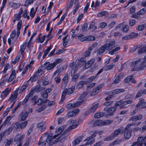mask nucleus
Listing matches in <instances>:
<instances>
[{"label": "nucleus", "mask_w": 146, "mask_h": 146, "mask_svg": "<svg viewBox=\"0 0 146 146\" xmlns=\"http://www.w3.org/2000/svg\"><path fill=\"white\" fill-rule=\"evenodd\" d=\"M63 126L57 129L56 130V133L57 134L54 136L52 133L49 134L46 139V142L49 143V146H52L60 141L62 139V135L58 138H56L59 135L63 130Z\"/></svg>", "instance_id": "1"}, {"label": "nucleus", "mask_w": 146, "mask_h": 146, "mask_svg": "<svg viewBox=\"0 0 146 146\" xmlns=\"http://www.w3.org/2000/svg\"><path fill=\"white\" fill-rule=\"evenodd\" d=\"M87 95L86 92H84L83 94H81L78 98L79 101L76 102L74 104L69 103L66 105V108L69 109L76 107L82 104L84 102V99Z\"/></svg>", "instance_id": "2"}, {"label": "nucleus", "mask_w": 146, "mask_h": 146, "mask_svg": "<svg viewBox=\"0 0 146 146\" xmlns=\"http://www.w3.org/2000/svg\"><path fill=\"white\" fill-rule=\"evenodd\" d=\"M113 121L112 120H107L104 121L100 119H97L95 121L93 126L96 127L107 125L112 123Z\"/></svg>", "instance_id": "3"}, {"label": "nucleus", "mask_w": 146, "mask_h": 146, "mask_svg": "<svg viewBox=\"0 0 146 146\" xmlns=\"http://www.w3.org/2000/svg\"><path fill=\"white\" fill-rule=\"evenodd\" d=\"M77 38L78 39H80L82 42L93 41L95 39V37L94 36L92 35L84 36V35L82 34H79L77 36Z\"/></svg>", "instance_id": "4"}, {"label": "nucleus", "mask_w": 146, "mask_h": 146, "mask_svg": "<svg viewBox=\"0 0 146 146\" xmlns=\"http://www.w3.org/2000/svg\"><path fill=\"white\" fill-rule=\"evenodd\" d=\"M93 134H92L90 136L87 137L84 140V141H87L85 144L79 146H87L92 144L95 141L94 138L96 136V131H94Z\"/></svg>", "instance_id": "5"}, {"label": "nucleus", "mask_w": 146, "mask_h": 146, "mask_svg": "<svg viewBox=\"0 0 146 146\" xmlns=\"http://www.w3.org/2000/svg\"><path fill=\"white\" fill-rule=\"evenodd\" d=\"M132 124H129L127 125L125 128L124 131V138L126 139H129L131 137L132 130L130 127L132 126Z\"/></svg>", "instance_id": "6"}, {"label": "nucleus", "mask_w": 146, "mask_h": 146, "mask_svg": "<svg viewBox=\"0 0 146 146\" xmlns=\"http://www.w3.org/2000/svg\"><path fill=\"white\" fill-rule=\"evenodd\" d=\"M24 135H21V134H18L15 136L14 139V142L16 144H18L17 146H22L23 144L22 141L24 139Z\"/></svg>", "instance_id": "7"}, {"label": "nucleus", "mask_w": 146, "mask_h": 146, "mask_svg": "<svg viewBox=\"0 0 146 146\" xmlns=\"http://www.w3.org/2000/svg\"><path fill=\"white\" fill-rule=\"evenodd\" d=\"M56 66L54 63H50L49 62H46L43 64L41 65V67L43 69L46 68L47 70H49L53 69Z\"/></svg>", "instance_id": "8"}, {"label": "nucleus", "mask_w": 146, "mask_h": 146, "mask_svg": "<svg viewBox=\"0 0 146 146\" xmlns=\"http://www.w3.org/2000/svg\"><path fill=\"white\" fill-rule=\"evenodd\" d=\"M115 42L114 40H111L109 41L108 43L105 44V46L106 48V50L110 51L115 47Z\"/></svg>", "instance_id": "9"}, {"label": "nucleus", "mask_w": 146, "mask_h": 146, "mask_svg": "<svg viewBox=\"0 0 146 146\" xmlns=\"http://www.w3.org/2000/svg\"><path fill=\"white\" fill-rule=\"evenodd\" d=\"M116 108L114 106L112 107L109 108L106 107L104 109V110L109 113L108 115L109 116L113 115L114 114V112L116 110Z\"/></svg>", "instance_id": "10"}, {"label": "nucleus", "mask_w": 146, "mask_h": 146, "mask_svg": "<svg viewBox=\"0 0 146 146\" xmlns=\"http://www.w3.org/2000/svg\"><path fill=\"white\" fill-rule=\"evenodd\" d=\"M93 106L92 108L89 109L88 111H86L84 114L85 115H87L89 112L94 113L96 110L97 108L100 105L99 103L95 104L94 103L93 104Z\"/></svg>", "instance_id": "11"}, {"label": "nucleus", "mask_w": 146, "mask_h": 146, "mask_svg": "<svg viewBox=\"0 0 146 146\" xmlns=\"http://www.w3.org/2000/svg\"><path fill=\"white\" fill-rule=\"evenodd\" d=\"M140 107L142 109L146 108V102L144 101L143 99H141L139 103L136 105V108H138Z\"/></svg>", "instance_id": "12"}, {"label": "nucleus", "mask_w": 146, "mask_h": 146, "mask_svg": "<svg viewBox=\"0 0 146 146\" xmlns=\"http://www.w3.org/2000/svg\"><path fill=\"white\" fill-rule=\"evenodd\" d=\"M124 132V129L122 127H120L118 129L115 130L113 133H112L115 137L119 134H122Z\"/></svg>", "instance_id": "13"}, {"label": "nucleus", "mask_w": 146, "mask_h": 146, "mask_svg": "<svg viewBox=\"0 0 146 146\" xmlns=\"http://www.w3.org/2000/svg\"><path fill=\"white\" fill-rule=\"evenodd\" d=\"M68 82V75L67 74L63 78L61 82V86L64 88L66 87Z\"/></svg>", "instance_id": "14"}, {"label": "nucleus", "mask_w": 146, "mask_h": 146, "mask_svg": "<svg viewBox=\"0 0 146 146\" xmlns=\"http://www.w3.org/2000/svg\"><path fill=\"white\" fill-rule=\"evenodd\" d=\"M19 90V88H17L14 91V94H11L10 97V101H14L16 100L18 95V92Z\"/></svg>", "instance_id": "15"}, {"label": "nucleus", "mask_w": 146, "mask_h": 146, "mask_svg": "<svg viewBox=\"0 0 146 146\" xmlns=\"http://www.w3.org/2000/svg\"><path fill=\"white\" fill-rule=\"evenodd\" d=\"M124 76V74L122 73H120L118 74L115 80L113 81L112 84H114L117 83L119 81L120 78H123Z\"/></svg>", "instance_id": "16"}, {"label": "nucleus", "mask_w": 146, "mask_h": 146, "mask_svg": "<svg viewBox=\"0 0 146 146\" xmlns=\"http://www.w3.org/2000/svg\"><path fill=\"white\" fill-rule=\"evenodd\" d=\"M94 47V45L93 44L91 46L89 47L88 50H86L84 53V56L85 57H87L90 56L91 54L90 51L93 50Z\"/></svg>", "instance_id": "17"}, {"label": "nucleus", "mask_w": 146, "mask_h": 146, "mask_svg": "<svg viewBox=\"0 0 146 146\" xmlns=\"http://www.w3.org/2000/svg\"><path fill=\"white\" fill-rule=\"evenodd\" d=\"M141 66H140L137 67V66H135L132 68L131 69V71H141L143 70L146 67V64L144 65L141 64Z\"/></svg>", "instance_id": "18"}, {"label": "nucleus", "mask_w": 146, "mask_h": 146, "mask_svg": "<svg viewBox=\"0 0 146 146\" xmlns=\"http://www.w3.org/2000/svg\"><path fill=\"white\" fill-rule=\"evenodd\" d=\"M70 68H72V72L74 74L77 70L78 68V65L77 64H74V63L72 62L70 64Z\"/></svg>", "instance_id": "19"}, {"label": "nucleus", "mask_w": 146, "mask_h": 146, "mask_svg": "<svg viewBox=\"0 0 146 146\" xmlns=\"http://www.w3.org/2000/svg\"><path fill=\"white\" fill-rule=\"evenodd\" d=\"M106 50V48L104 44V45L101 46L97 50V54L98 55H101Z\"/></svg>", "instance_id": "20"}, {"label": "nucleus", "mask_w": 146, "mask_h": 146, "mask_svg": "<svg viewBox=\"0 0 146 146\" xmlns=\"http://www.w3.org/2000/svg\"><path fill=\"white\" fill-rule=\"evenodd\" d=\"M75 86L73 85L68 88H66L64 89L67 92L68 95H70L72 94L74 92L75 90Z\"/></svg>", "instance_id": "21"}, {"label": "nucleus", "mask_w": 146, "mask_h": 146, "mask_svg": "<svg viewBox=\"0 0 146 146\" xmlns=\"http://www.w3.org/2000/svg\"><path fill=\"white\" fill-rule=\"evenodd\" d=\"M125 91V90L123 89L117 88L111 91V93L112 94L114 95L121 93Z\"/></svg>", "instance_id": "22"}, {"label": "nucleus", "mask_w": 146, "mask_h": 146, "mask_svg": "<svg viewBox=\"0 0 146 146\" xmlns=\"http://www.w3.org/2000/svg\"><path fill=\"white\" fill-rule=\"evenodd\" d=\"M95 60L94 58H92L90 61H88L84 67V68L85 69L90 67L92 66Z\"/></svg>", "instance_id": "23"}, {"label": "nucleus", "mask_w": 146, "mask_h": 146, "mask_svg": "<svg viewBox=\"0 0 146 146\" xmlns=\"http://www.w3.org/2000/svg\"><path fill=\"white\" fill-rule=\"evenodd\" d=\"M143 117V116L141 114H139L131 117L130 120L133 121H135L141 119Z\"/></svg>", "instance_id": "24"}, {"label": "nucleus", "mask_w": 146, "mask_h": 146, "mask_svg": "<svg viewBox=\"0 0 146 146\" xmlns=\"http://www.w3.org/2000/svg\"><path fill=\"white\" fill-rule=\"evenodd\" d=\"M83 136H79L77 138L75 139L72 142V144L73 146H76L78 144L82 141L83 139Z\"/></svg>", "instance_id": "25"}, {"label": "nucleus", "mask_w": 146, "mask_h": 146, "mask_svg": "<svg viewBox=\"0 0 146 146\" xmlns=\"http://www.w3.org/2000/svg\"><path fill=\"white\" fill-rule=\"evenodd\" d=\"M66 95H68V93L64 89L62 94L61 100L60 102V104H61L62 103V101L64 100Z\"/></svg>", "instance_id": "26"}, {"label": "nucleus", "mask_w": 146, "mask_h": 146, "mask_svg": "<svg viewBox=\"0 0 146 146\" xmlns=\"http://www.w3.org/2000/svg\"><path fill=\"white\" fill-rule=\"evenodd\" d=\"M46 143H48L46 142V141H44V139L43 138L40 137L38 142V144L40 146H45ZM49 143H48V145H49ZM49 146H50L49 145Z\"/></svg>", "instance_id": "27"}, {"label": "nucleus", "mask_w": 146, "mask_h": 146, "mask_svg": "<svg viewBox=\"0 0 146 146\" xmlns=\"http://www.w3.org/2000/svg\"><path fill=\"white\" fill-rule=\"evenodd\" d=\"M25 44H27V42H25L23 44L21 45L20 46V48L19 50V52H20L21 54L23 56V52L26 48V45Z\"/></svg>", "instance_id": "28"}, {"label": "nucleus", "mask_w": 146, "mask_h": 146, "mask_svg": "<svg viewBox=\"0 0 146 146\" xmlns=\"http://www.w3.org/2000/svg\"><path fill=\"white\" fill-rule=\"evenodd\" d=\"M121 49L120 46L116 47L115 48L112 49L110 50L108 52V54L111 55H113L117 51Z\"/></svg>", "instance_id": "29"}, {"label": "nucleus", "mask_w": 146, "mask_h": 146, "mask_svg": "<svg viewBox=\"0 0 146 146\" xmlns=\"http://www.w3.org/2000/svg\"><path fill=\"white\" fill-rule=\"evenodd\" d=\"M28 115V113L27 112H26L24 113L23 112H22L20 115L21 121H24L25 120Z\"/></svg>", "instance_id": "30"}, {"label": "nucleus", "mask_w": 146, "mask_h": 146, "mask_svg": "<svg viewBox=\"0 0 146 146\" xmlns=\"http://www.w3.org/2000/svg\"><path fill=\"white\" fill-rule=\"evenodd\" d=\"M87 82L85 81H80L77 84L76 87L77 89H79L82 88L84 84H86Z\"/></svg>", "instance_id": "31"}, {"label": "nucleus", "mask_w": 146, "mask_h": 146, "mask_svg": "<svg viewBox=\"0 0 146 146\" xmlns=\"http://www.w3.org/2000/svg\"><path fill=\"white\" fill-rule=\"evenodd\" d=\"M42 68L41 66L38 68L37 70L35 73L38 77L41 76L42 74V72L44 70L43 68L42 69Z\"/></svg>", "instance_id": "32"}, {"label": "nucleus", "mask_w": 146, "mask_h": 146, "mask_svg": "<svg viewBox=\"0 0 146 146\" xmlns=\"http://www.w3.org/2000/svg\"><path fill=\"white\" fill-rule=\"evenodd\" d=\"M143 137H139L137 140V141L138 143V145L139 146H142L143 145V142L144 140Z\"/></svg>", "instance_id": "33"}, {"label": "nucleus", "mask_w": 146, "mask_h": 146, "mask_svg": "<svg viewBox=\"0 0 146 146\" xmlns=\"http://www.w3.org/2000/svg\"><path fill=\"white\" fill-rule=\"evenodd\" d=\"M133 75L132 74L130 76L127 77L124 80V82L125 83H127L130 82L133 79Z\"/></svg>", "instance_id": "34"}, {"label": "nucleus", "mask_w": 146, "mask_h": 146, "mask_svg": "<svg viewBox=\"0 0 146 146\" xmlns=\"http://www.w3.org/2000/svg\"><path fill=\"white\" fill-rule=\"evenodd\" d=\"M37 9L38 8L36 7V11H35L34 9L33 8H32L31 9L29 13V15L31 17L32 19H33L36 13V11Z\"/></svg>", "instance_id": "35"}, {"label": "nucleus", "mask_w": 146, "mask_h": 146, "mask_svg": "<svg viewBox=\"0 0 146 146\" xmlns=\"http://www.w3.org/2000/svg\"><path fill=\"white\" fill-rule=\"evenodd\" d=\"M9 92V88H7L2 92L1 95V97L3 98V97H7Z\"/></svg>", "instance_id": "36"}, {"label": "nucleus", "mask_w": 146, "mask_h": 146, "mask_svg": "<svg viewBox=\"0 0 146 146\" xmlns=\"http://www.w3.org/2000/svg\"><path fill=\"white\" fill-rule=\"evenodd\" d=\"M104 113L102 112H98L96 113L94 115V117L95 118H100L104 115Z\"/></svg>", "instance_id": "37"}, {"label": "nucleus", "mask_w": 146, "mask_h": 146, "mask_svg": "<svg viewBox=\"0 0 146 146\" xmlns=\"http://www.w3.org/2000/svg\"><path fill=\"white\" fill-rule=\"evenodd\" d=\"M114 138V136L111 133L109 136L106 137L105 138H104V141H108L111 140L113 139Z\"/></svg>", "instance_id": "38"}, {"label": "nucleus", "mask_w": 146, "mask_h": 146, "mask_svg": "<svg viewBox=\"0 0 146 146\" xmlns=\"http://www.w3.org/2000/svg\"><path fill=\"white\" fill-rule=\"evenodd\" d=\"M16 76L15 70H13L10 75V82L12 81L14 78Z\"/></svg>", "instance_id": "39"}, {"label": "nucleus", "mask_w": 146, "mask_h": 146, "mask_svg": "<svg viewBox=\"0 0 146 146\" xmlns=\"http://www.w3.org/2000/svg\"><path fill=\"white\" fill-rule=\"evenodd\" d=\"M138 53L140 54L146 53V46H143L139 49L138 51Z\"/></svg>", "instance_id": "40"}, {"label": "nucleus", "mask_w": 146, "mask_h": 146, "mask_svg": "<svg viewBox=\"0 0 146 146\" xmlns=\"http://www.w3.org/2000/svg\"><path fill=\"white\" fill-rule=\"evenodd\" d=\"M43 88V87L40 86V85H37L34 89L35 92H39L42 91Z\"/></svg>", "instance_id": "41"}, {"label": "nucleus", "mask_w": 146, "mask_h": 146, "mask_svg": "<svg viewBox=\"0 0 146 146\" xmlns=\"http://www.w3.org/2000/svg\"><path fill=\"white\" fill-rule=\"evenodd\" d=\"M141 60L140 59H139L131 62L130 64V66L131 67L136 66L135 65L140 61Z\"/></svg>", "instance_id": "42"}, {"label": "nucleus", "mask_w": 146, "mask_h": 146, "mask_svg": "<svg viewBox=\"0 0 146 146\" xmlns=\"http://www.w3.org/2000/svg\"><path fill=\"white\" fill-rule=\"evenodd\" d=\"M146 11V8H143L137 12L138 14L139 15H144Z\"/></svg>", "instance_id": "43"}, {"label": "nucleus", "mask_w": 146, "mask_h": 146, "mask_svg": "<svg viewBox=\"0 0 146 146\" xmlns=\"http://www.w3.org/2000/svg\"><path fill=\"white\" fill-rule=\"evenodd\" d=\"M80 6V3H78L75 6L74 9L72 11V13L73 15H75L76 12L77 11Z\"/></svg>", "instance_id": "44"}, {"label": "nucleus", "mask_w": 146, "mask_h": 146, "mask_svg": "<svg viewBox=\"0 0 146 146\" xmlns=\"http://www.w3.org/2000/svg\"><path fill=\"white\" fill-rule=\"evenodd\" d=\"M130 34L131 39L137 38L139 36V34L138 33L132 32Z\"/></svg>", "instance_id": "45"}, {"label": "nucleus", "mask_w": 146, "mask_h": 146, "mask_svg": "<svg viewBox=\"0 0 146 146\" xmlns=\"http://www.w3.org/2000/svg\"><path fill=\"white\" fill-rule=\"evenodd\" d=\"M97 78L96 76H92L90 77L89 78H88L87 80V83H90L94 80Z\"/></svg>", "instance_id": "46"}, {"label": "nucleus", "mask_w": 146, "mask_h": 146, "mask_svg": "<svg viewBox=\"0 0 146 146\" xmlns=\"http://www.w3.org/2000/svg\"><path fill=\"white\" fill-rule=\"evenodd\" d=\"M75 129V127H73L72 125L70 126V127H68L65 131L63 132V134L65 135L67 133H68L71 130Z\"/></svg>", "instance_id": "47"}, {"label": "nucleus", "mask_w": 146, "mask_h": 146, "mask_svg": "<svg viewBox=\"0 0 146 146\" xmlns=\"http://www.w3.org/2000/svg\"><path fill=\"white\" fill-rule=\"evenodd\" d=\"M35 92V91L34 88H32L31 89L29 94H27L26 96L30 98L33 95Z\"/></svg>", "instance_id": "48"}, {"label": "nucleus", "mask_w": 146, "mask_h": 146, "mask_svg": "<svg viewBox=\"0 0 146 146\" xmlns=\"http://www.w3.org/2000/svg\"><path fill=\"white\" fill-rule=\"evenodd\" d=\"M88 28V24L85 23L83 25L82 28V32L83 33L86 31Z\"/></svg>", "instance_id": "49"}, {"label": "nucleus", "mask_w": 146, "mask_h": 146, "mask_svg": "<svg viewBox=\"0 0 146 146\" xmlns=\"http://www.w3.org/2000/svg\"><path fill=\"white\" fill-rule=\"evenodd\" d=\"M28 84H26L22 86L20 88L19 93H21L23 92L27 87L28 86Z\"/></svg>", "instance_id": "50"}, {"label": "nucleus", "mask_w": 146, "mask_h": 146, "mask_svg": "<svg viewBox=\"0 0 146 146\" xmlns=\"http://www.w3.org/2000/svg\"><path fill=\"white\" fill-rule=\"evenodd\" d=\"M114 66V65L113 64H111L108 65L105 67V71L109 70L111 69Z\"/></svg>", "instance_id": "51"}, {"label": "nucleus", "mask_w": 146, "mask_h": 146, "mask_svg": "<svg viewBox=\"0 0 146 146\" xmlns=\"http://www.w3.org/2000/svg\"><path fill=\"white\" fill-rule=\"evenodd\" d=\"M145 27V25L142 24L141 25H138L136 28V29H137L138 31H142L144 29Z\"/></svg>", "instance_id": "52"}, {"label": "nucleus", "mask_w": 146, "mask_h": 146, "mask_svg": "<svg viewBox=\"0 0 146 146\" xmlns=\"http://www.w3.org/2000/svg\"><path fill=\"white\" fill-rule=\"evenodd\" d=\"M46 106L45 105H43L38 108L37 110V112H41L44 110L46 108Z\"/></svg>", "instance_id": "53"}, {"label": "nucleus", "mask_w": 146, "mask_h": 146, "mask_svg": "<svg viewBox=\"0 0 146 146\" xmlns=\"http://www.w3.org/2000/svg\"><path fill=\"white\" fill-rule=\"evenodd\" d=\"M139 15L138 14V12L137 13H134L131 16V17L134 18L136 19H139L140 18V17L139 16Z\"/></svg>", "instance_id": "54"}, {"label": "nucleus", "mask_w": 146, "mask_h": 146, "mask_svg": "<svg viewBox=\"0 0 146 146\" xmlns=\"http://www.w3.org/2000/svg\"><path fill=\"white\" fill-rule=\"evenodd\" d=\"M42 103H43V100L41 98H39L35 102V104H36L38 106L41 105Z\"/></svg>", "instance_id": "55"}, {"label": "nucleus", "mask_w": 146, "mask_h": 146, "mask_svg": "<svg viewBox=\"0 0 146 146\" xmlns=\"http://www.w3.org/2000/svg\"><path fill=\"white\" fill-rule=\"evenodd\" d=\"M9 64L8 63L6 64L2 72H1V73L3 72L4 74H5L7 71L9 69Z\"/></svg>", "instance_id": "56"}, {"label": "nucleus", "mask_w": 146, "mask_h": 146, "mask_svg": "<svg viewBox=\"0 0 146 146\" xmlns=\"http://www.w3.org/2000/svg\"><path fill=\"white\" fill-rule=\"evenodd\" d=\"M107 25L106 23L102 22L100 23V25L99 27L100 28L104 29L105 28Z\"/></svg>", "instance_id": "57"}, {"label": "nucleus", "mask_w": 146, "mask_h": 146, "mask_svg": "<svg viewBox=\"0 0 146 146\" xmlns=\"http://www.w3.org/2000/svg\"><path fill=\"white\" fill-rule=\"evenodd\" d=\"M143 94V92H142V90H139L138 91V92L137 93L135 97V98H138L141 97Z\"/></svg>", "instance_id": "58"}, {"label": "nucleus", "mask_w": 146, "mask_h": 146, "mask_svg": "<svg viewBox=\"0 0 146 146\" xmlns=\"http://www.w3.org/2000/svg\"><path fill=\"white\" fill-rule=\"evenodd\" d=\"M61 72V69L60 68H58L53 74V76H58L60 74Z\"/></svg>", "instance_id": "59"}, {"label": "nucleus", "mask_w": 146, "mask_h": 146, "mask_svg": "<svg viewBox=\"0 0 146 146\" xmlns=\"http://www.w3.org/2000/svg\"><path fill=\"white\" fill-rule=\"evenodd\" d=\"M138 48L137 45L134 46L133 47H131L129 49V51L131 52H133L136 50Z\"/></svg>", "instance_id": "60"}, {"label": "nucleus", "mask_w": 146, "mask_h": 146, "mask_svg": "<svg viewBox=\"0 0 146 146\" xmlns=\"http://www.w3.org/2000/svg\"><path fill=\"white\" fill-rule=\"evenodd\" d=\"M3 81L5 82H9V76L8 74H6L4 77V79L3 80Z\"/></svg>", "instance_id": "61"}, {"label": "nucleus", "mask_w": 146, "mask_h": 146, "mask_svg": "<svg viewBox=\"0 0 146 146\" xmlns=\"http://www.w3.org/2000/svg\"><path fill=\"white\" fill-rule=\"evenodd\" d=\"M106 13V11H103L100 12L97 15V17H102L105 15Z\"/></svg>", "instance_id": "62"}, {"label": "nucleus", "mask_w": 146, "mask_h": 146, "mask_svg": "<svg viewBox=\"0 0 146 146\" xmlns=\"http://www.w3.org/2000/svg\"><path fill=\"white\" fill-rule=\"evenodd\" d=\"M136 8L134 6H132L129 9V11L130 14L134 13L135 11Z\"/></svg>", "instance_id": "63"}, {"label": "nucleus", "mask_w": 146, "mask_h": 146, "mask_svg": "<svg viewBox=\"0 0 146 146\" xmlns=\"http://www.w3.org/2000/svg\"><path fill=\"white\" fill-rule=\"evenodd\" d=\"M29 98V97L27 96H26L25 98H24V99H23V101L22 104L23 105H25L27 103L28 101Z\"/></svg>", "instance_id": "64"}]
</instances>
